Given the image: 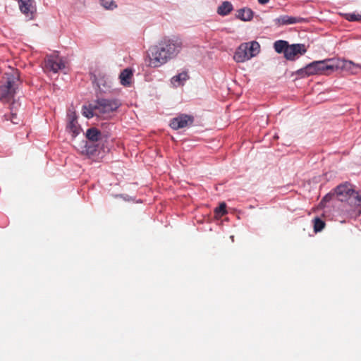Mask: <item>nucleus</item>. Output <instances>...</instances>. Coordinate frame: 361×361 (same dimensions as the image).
<instances>
[{
  "instance_id": "39448f33",
  "label": "nucleus",
  "mask_w": 361,
  "mask_h": 361,
  "mask_svg": "<svg viewBox=\"0 0 361 361\" xmlns=\"http://www.w3.org/2000/svg\"><path fill=\"white\" fill-rule=\"evenodd\" d=\"M97 113L99 116L106 117L110 113L115 111L121 105L117 99H99L95 102Z\"/></svg>"
},
{
  "instance_id": "393cba45",
  "label": "nucleus",
  "mask_w": 361,
  "mask_h": 361,
  "mask_svg": "<svg viewBox=\"0 0 361 361\" xmlns=\"http://www.w3.org/2000/svg\"><path fill=\"white\" fill-rule=\"evenodd\" d=\"M11 114L8 116H5L7 120H10L11 122L13 124L19 123L20 118L18 117L17 114L13 112V107L11 108Z\"/></svg>"
},
{
  "instance_id": "f257e3e1",
  "label": "nucleus",
  "mask_w": 361,
  "mask_h": 361,
  "mask_svg": "<svg viewBox=\"0 0 361 361\" xmlns=\"http://www.w3.org/2000/svg\"><path fill=\"white\" fill-rule=\"evenodd\" d=\"M183 42L176 37H164L147 53L145 63L152 68H158L175 58L180 51Z\"/></svg>"
},
{
  "instance_id": "a878e982",
  "label": "nucleus",
  "mask_w": 361,
  "mask_h": 361,
  "mask_svg": "<svg viewBox=\"0 0 361 361\" xmlns=\"http://www.w3.org/2000/svg\"><path fill=\"white\" fill-rule=\"evenodd\" d=\"M345 19L348 21H360L361 20V14L355 13H346L345 15Z\"/></svg>"
},
{
  "instance_id": "ddd939ff",
  "label": "nucleus",
  "mask_w": 361,
  "mask_h": 361,
  "mask_svg": "<svg viewBox=\"0 0 361 361\" xmlns=\"http://www.w3.org/2000/svg\"><path fill=\"white\" fill-rule=\"evenodd\" d=\"M305 19L300 17H293L289 16H281L275 20L278 25H290L304 22Z\"/></svg>"
},
{
  "instance_id": "9b49d317",
  "label": "nucleus",
  "mask_w": 361,
  "mask_h": 361,
  "mask_svg": "<svg viewBox=\"0 0 361 361\" xmlns=\"http://www.w3.org/2000/svg\"><path fill=\"white\" fill-rule=\"evenodd\" d=\"M68 124L67 130L72 133L73 137H75L80 133V126L78 124V116L75 111H69L67 115Z\"/></svg>"
},
{
  "instance_id": "f8f14e48",
  "label": "nucleus",
  "mask_w": 361,
  "mask_h": 361,
  "mask_svg": "<svg viewBox=\"0 0 361 361\" xmlns=\"http://www.w3.org/2000/svg\"><path fill=\"white\" fill-rule=\"evenodd\" d=\"M20 11L29 19H32L36 11L33 0H18Z\"/></svg>"
},
{
  "instance_id": "cd10ccee",
  "label": "nucleus",
  "mask_w": 361,
  "mask_h": 361,
  "mask_svg": "<svg viewBox=\"0 0 361 361\" xmlns=\"http://www.w3.org/2000/svg\"><path fill=\"white\" fill-rule=\"evenodd\" d=\"M353 196H354L355 199V204L361 206V195L358 194V192L355 191V193H354Z\"/></svg>"
},
{
  "instance_id": "0eeeda50",
  "label": "nucleus",
  "mask_w": 361,
  "mask_h": 361,
  "mask_svg": "<svg viewBox=\"0 0 361 361\" xmlns=\"http://www.w3.org/2000/svg\"><path fill=\"white\" fill-rule=\"evenodd\" d=\"M334 71L338 69H341L345 71H348L351 74H355L357 73V70L361 68V65L355 63L350 60L334 59Z\"/></svg>"
},
{
  "instance_id": "f03ea898",
  "label": "nucleus",
  "mask_w": 361,
  "mask_h": 361,
  "mask_svg": "<svg viewBox=\"0 0 361 361\" xmlns=\"http://www.w3.org/2000/svg\"><path fill=\"white\" fill-rule=\"evenodd\" d=\"M19 79L20 75L17 70L12 69L4 74L2 84L0 85V101L1 102H10L14 98Z\"/></svg>"
},
{
  "instance_id": "a211bd4d",
  "label": "nucleus",
  "mask_w": 361,
  "mask_h": 361,
  "mask_svg": "<svg viewBox=\"0 0 361 361\" xmlns=\"http://www.w3.org/2000/svg\"><path fill=\"white\" fill-rule=\"evenodd\" d=\"M233 9V5L229 1H224L217 8V13L225 16L228 15Z\"/></svg>"
},
{
  "instance_id": "4468645a",
  "label": "nucleus",
  "mask_w": 361,
  "mask_h": 361,
  "mask_svg": "<svg viewBox=\"0 0 361 361\" xmlns=\"http://www.w3.org/2000/svg\"><path fill=\"white\" fill-rule=\"evenodd\" d=\"M253 11L247 7L240 8L236 12V18L243 21H250L253 18Z\"/></svg>"
},
{
  "instance_id": "423d86ee",
  "label": "nucleus",
  "mask_w": 361,
  "mask_h": 361,
  "mask_svg": "<svg viewBox=\"0 0 361 361\" xmlns=\"http://www.w3.org/2000/svg\"><path fill=\"white\" fill-rule=\"evenodd\" d=\"M66 68L64 60L58 55L47 56L44 60V69L45 71H51L54 73Z\"/></svg>"
},
{
  "instance_id": "dca6fc26",
  "label": "nucleus",
  "mask_w": 361,
  "mask_h": 361,
  "mask_svg": "<svg viewBox=\"0 0 361 361\" xmlns=\"http://www.w3.org/2000/svg\"><path fill=\"white\" fill-rule=\"evenodd\" d=\"M82 114L88 118L94 116H99L96 103L90 104L88 106H83Z\"/></svg>"
},
{
  "instance_id": "20e7f679",
  "label": "nucleus",
  "mask_w": 361,
  "mask_h": 361,
  "mask_svg": "<svg viewBox=\"0 0 361 361\" xmlns=\"http://www.w3.org/2000/svg\"><path fill=\"white\" fill-rule=\"evenodd\" d=\"M260 51V45L256 41L241 44L236 49L233 59L237 63H243L256 56Z\"/></svg>"
},
{
  "instance_id": "6ab92c4d",
  "label": "nucleus",
  "mask_w": 361,
  "mask_h": 361,
  "mask_svg": "<svg viewBox=\"0 0 361 361\" xmlns=\"http://www.w3.org/2000/svg\"><path fill=\"white\" fill-rule=\"evenodd\" d=\"M188 78V73L186 71H183L171 78V83L175 87L180 86L183 85V82L186 81Z\"/></svg>"
},
{
  "instance_id": "5701e85b",
  "label": "nucleus",
  "mask_w": 361,
  "mask_h": 361,
  "mask_svg": "<svg viewBox=\"0 0 361 361\" xmlns=\"http://www.w3.org/2000/svg\"><path fill=\"white\" fill-rule=\"evenodd\" d=\"M101 5L108 10H114L117 8V4L114 0H99Z\"/></svg>"
},
{
  "instance_id": "412c9836",
  "label": "nucleus",
  "mask_w": 361,
  "mask_h": 361,
  "mask_svg": "<svg viewBox=\"0 0 361 361\" xmlns=\"http://www.w3.org/2000/svg\"><path fill=\"white\" fill-rule=\"evenodd\" d=\"M288 43L284 40H277L274 44V47L277 53H283L286 55V50L288 47Z\"/></svg>"
},
{
  "instance_id": "2eb2a0df",
  "label": "nucleus",
  "mask_w": 361,
  "mask_h": 361,
  "mask_svg": "<svg viewBox=\"0 0 361 361\" xmlns=\"http://www.w3.org/2000/svg\"><path fill=\"white\" fill-rule=\"evenodd\" d=\"M133 72L128 68L124 69L119 75L121 85L123 86H129L131 82Z\"/></svg>"
},
{
  "instance_id": "c85d7f7f",
  "label": "nucleus",
  "mask_w": 361,
  "mask_h": 361,
  "mask_svg": "<svg viewBox=\"0 0 361 361\" xmlns=\"http://www.w3.org/2000/svg\"><path fill=\"white\" fill-rule=\"evenodd\" d=\"M331 200V195L328 194L326 195L324 198L323 201H329Z\"/></svg>"
},
{
  "instance_id": "6e6552de",
  "label": "nucleus",
  "mask_w": 361,
  "mask_h": 361,
  "mask_svg": "<svg viewBox=\"0 0 361 361\" xmlns=\"http://www.w3.org/2000/svg\"><path fill=\"white\" fill-rule=\"evenodd\" d=\"M192 122V116L187 114H180L171 120L170 127L173 130H178L190 126Z\"/></svg>"
},
{
  "instance_id": "aec40b11",
  "label": "nucleus",
  "mask_w": 361,
  "mask_h": 361,
  "mask_svg": "<svg viewBox=\"0 0 361 361\" xmlns=\"http://www.w3.org/2000/svg\"><path fill=\"white\" fill-rule=\"evenodd\" d=\"M111 80L104 77L100 78L97 80V86L101 92H106L111 88Z\"/></svg>"
},
{
  "instance_id": "1a4fd4ad",
  "label": "nucleus",
  "mask_w": 361,
  "mask_h": 361,
  "mask_svg": "<svg viewBox=\"0 0 361 361\" xmlns=\"http://www.w3.org/2000/svg\"><path fill=\"white\" fill-rule=\"evenodd\" d=\"M335 194L341 201H345L355 193V190L348 182L340 184L335 188Z\"/></svg>"
},
{
  "instance_id": "bb28decb",
  "label": "nucleus",
  "mask_w": 361,
  "mask_h": 361,
  "mask_svg": "<svg viewBox=\"0 0 361 361\" xmlns=\"http://www.w3.org/2000/svg\"><path fill=\"white\" fill-rule=\"evenodd\" d=\"M226 204L224 202L221 203L219 206L215 209V212L216 215L221 216L224 214H225L226 213Z\"/></svg>"
},
{
  "instance_id": "7ed1b4c3",
  "label": "nucleus",
  "mask_w": 361,
  "mask_h": 361,
  "mask_svg": "<svg viewBox=\"0 0 361 361\" xmlns=\"http://www.w3.org/2000/svg\"><path fill=\"white\" fill-rule=\"evenodd\" d=\"M334 71V59L323 61H316L307 64L305 68L298 71L302 77L312 75H323Z\"/></svg>"
},
{
  "instance_id": "4be33fe9",
  "label": "nucleus",
  "mask_w": 361,
  "mask_h": 361,
  "mask_svg": "<svg viewBox=\"0 0 361 361\" xmlns=\"http://www.w3.org/2000/svg\"><path fill=\"white\" fill-rule=\"evenodd\" d=\"M312 221H313L314 231L315 233L320 232L324 228L326 224L319 217H315Z\"/></svg>"
},
{
  "instance_id": "f3484780",
  "label": "nucleus",
  "mask_w": 361,
  "mask_h": 361,
  "mask_svg": "<svg viewBox=\"0 0 361 361\" xmlns=\"http://www.w3.org/2000/svg\"><path fill=\"white\" fill-rule=\"evenodd\" d=\"M101 137V131L96 128H90L86 132V137L91 142H97Z\"/></svg>"
},
{
  "instance_id": "b1692460",
  "label": "nucleus",
  "mask_w": 361,
  "mask_h": 361,
  "mask_svg": "<svg viewBox=\"0 0 361 361\" xmlns=\"http://www.w3.org/2000/svg\"><path fill=\"white\" fill-rule=\"evenodd\" d=\"M95 151H96L95 147L92 145H89L86 142L85 145L84 146V149H82V153L90 156V155H93Z\"/></svg>"
},
{
  "instance_id": "9d476101",
  "label": "nucleus",
  "mask_w": 361,
  "mask_h": 361,
  "mask_svg": "<svg viewBox=\"0 0 361 361\" xmlns=\"http://www.w3.org/2000/svg\"><path fill=\"white\" fill-rule=\"evenodd\" d=\"M307 51V49L303 44H293L288 45L286 50L285 58L287 60L294 61L299 56L303 55Z\"/></svg>"
},
{
  "instance_id": "c756f323",
  "label": "nucleus",
  "mask_w": 361,
  "mask_h": 361,
  "mask_svg": "<svg viewBox=\"0 0 361 361\" xmlns=\"http://www.w3.org/2000/svg\"><path fill=\"white\" fill-rule=\"evenodd\" d=\"M259 4H267L270 0H257Z\"/></svg>"
}]
</instances>
